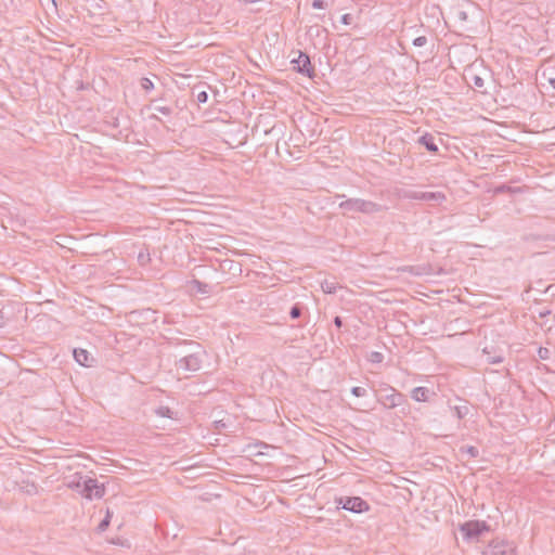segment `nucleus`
Wrapping results in <instances>:
<instances>
[{
    "label": "nucleus",
    "instance_id": "27",
    "mask_svg": "<svg viewBox=\"0 0 555 555\" xmlns=\"http://www.w3.org/2000/svg\"><path fill=\"white\" fill-rule=\"evenodd\" d=\"M517 189H514L509 185H506V184H501V185H498L495 189H494V192L496 194H500V193H506V192H511V193H514L516 192Z\"/></svg>",
    "mask_w": 555,
    "mask_h": 555
},
{
    "label": "nucleus",
    "instance_id": "34",
    "mask_svg": "<svg viewBox=\"0 0 555 555\" xmlns=\"http://www.w3.org/2000/svg\"><path fill=\"white\" fill-rule=\"evenodd\" d=\"M340 22L344 25H351L353 22V16L350 13L343 14L340 17Z\"/></svg>",
    "mask_w": 555,
    "mask_h": 555
},
{
    "label": "nucleus",
    "instance_id": "20",
    "mask_svg": "<svg viewBox=\"0 0 555 555\" xmlns=\"http://www.w3.org/2000/svg\"><path fill=\"white\" fill-rule=\"evenodd\" d=\"M150 261H151L150 251L147 249L141 250L138 255V262L140 263V266H146L150 263Z\"/></svg>",
    "mask_w": 555,
    "mask_h": 555
},
{
    "label": "nucleus",
    "instance_id": "8",
    "mask_svg": "<svg viewBox=\"0 0 555 555\" xmlns=\"http://www.w3.org/2000/svg\"><path fill=\"white\" fill-rule=\"evenodd\" d=\"M483 555H516V547L508 541H492Z\"/></svg>",
    "mask_w": 555,
    "mask_h": 555
},
{
    "label": "nucleus",
    "instance_id": "38",
    "mask_svg": "<svg viewBox=\"0 0 555 555\" xmlns=\"http://www.w3.org/2000/svg\"><path fill=\"white\" fill-rule=\"evenodd\" d=\"M7 323V318L4 315L3 310H0V327H3Z\"/></svg>",
    "mask_w": 555,
    "mask_h": 555
},
{
    "label": "nucleus",
    "instance_id": "5",
    "mask_svg": "<svg viewBox=\"0 0 555 555\" xmlns=\"http://www.w3.org/2000/svg\"><path fill=\"white\" fill-rule=\"evenodd\" d=\"M337 508L361 514L370 509V504L361 496H339L335 499Z\"/></svg>",
    "mask_w": 555,
    "mask_h": 555
},
{
    "label": "nucleus",
    "instance_id": "6",
    "mask_svg": "<svg viewBox=\"0 0 555 555\" xmlns=\"http://www.w3.org/2000/svg\"><path fill=\"white\" fill-rule=\"evenodd\" d=\"M81 495L88 500L102 499L105 495L104 485L99 483L95 478L85 477V480H81Z\"/></svg>",
    "mask_w": 555,
    "mask_h": 555
},
{
    "label": "nucleus",
    "instance_id": "11",
    "mask_svg": "<svg viewBox=\"0 0 555 555\" xmlns=\"http://www.w3.org/2000/svg\"><path fill=\"white\" fill-rule=\"evenodd\" d=\"M73 354L75 361L80 365L86 367H91L93 365L94 358L86 349L75 348Z\"/></svg>",
    "mask_w": 555,
    "mask_h": 555
},
{
    "label": "nucleus",
    "instance_id": "29",
    "mask_svg": "<svg viewBox=\"0 0 555 555\" xmlns=\"http://www.w3.org/2000/svg\"><path fill=\"white\" fill-rule=\"evenodd\" d=\"M351 393L356 397H364L366 396V389L363 387L354 386L351 388Z\"/></svg>",
    "mask_w": 555,
    "mask_h": 555
},
{
    "label": "nucleus",
    "instance_id": "33",
    "mask_svg": "<svg viewBox=\"0 0 555 555\" xmlns=\"http://www.w3.org/2000/svg\"><path fill=\"white\" fill-rule=\"evenodd\" d=\"M503 360L504 359H503V357L501 354L493 356V357L489 356L487 358V362L490 363V364H500V363L503 362Z\"/></svg>",
    "mask_w": 555,
    "mask_h": 555
},
{
    "label": "nucleus",
    "instance_id": "24",
    "mask_svg": "<svg viewBox=\"0 0 555 555\" xmlns=\"http://www.w3.org/2000/svg\"><path fill=\"white\" fill-rule=\"evenodd\" d=\"M140 86L146 92H150L154 89V82L147 77L141 78Z\"/></svg>",
    "mask_w": 555,
    "mask_h": 555
},
{
    "label": "nucleus",
    "instance_id": "30",
    "mask_svg": "<svg viewBox=\"0 0 555 555\" xmlns=\"http://www.w3.org/2000/svg\"><path fill=\"white\" fill-rule=\"evenodd\" d=\"M427 37L426 36H420V37H416L415 39H413V46L415 47H424L427 44Z\"/></svg>",
    "mask_w": 555,
    "mask_h": 555
},
{
    "label": "nucleus",
    "instance_id": "25",
    "mask_svg": "<svg viewBox=\"0 0 555 555\" xmlns=\"http://www.w3.org/2000/svg\"><path fill=\"white\" fill-rule=\"evenodd\" d=\"M367 360L370 362H372V363H380L384 360V354L382 352H378V351H372L369 354Z\"/></svg>",
    "mask_w": 555,
    "mask_h": 555
},
{
    "label": "nucleus",
    "instance_id": "41",
    "mask_svg": "<svg viewBox=\"0 0 555 555\" xmlns=\"http://www.w3.org/2000/svg\"><path fill=\"white\" fill-rule=\"evenodd\" d=\"M151 118H154L156 120H159V118L156 115H153Z\"/></svg>",
    "mask_w": 555,
    "mask_h": 555
},
{
    "label": "nucleus",
    "instance_id": "19",
    "mask_svg": "<svg viewBox=\"0 0 555 555\" xmlns=\"http://www.w3.org/2000/svg\"><path fill=\"white\" fill-rule=\"evenodd\" d=\"M304 306L299 302L295 304L289 310V317L295 320L301 317Z\"/></svg>",
    "mask_w": 555,
    "mask_h": 555
},
{
    "label": "nucleus",
    "instance_id": "13",
    "mask_svg": "<svg viewBox=\"0 0 555 555\" xmlns=\"http://www.w3.org/2000/svg\"><path fill=\"white\" fill-rule=\"evenodd\" d=\"M418 143L430 153H437L439 151L438 145L435 142V137L430 133L426 132L425 134L420 137Z\"/></svg>",
    "mask_w": 555,
    "mask_h": 555
},
{
    "label": "nucleus",
    "instance_id": "16",
    "mask_svg": "<svg viewBox=\"0 0 555 555\" xmlns=\"http://www.w3.org/2000/svg\"><path fill=\"white\" fill-rule=\"evenodd\" d=\"M155 414L160 417H167V418H171V420L177 418V414L169 406H166V405H160V406L156 408Z\"/></svg>",
    "mask_w": 555,
    "mask_h": 555
},
{
    "label": "nucleus",
    "instance_id": "10",
    "mask_svg": "<svg viewBox=\"0 0 555 555\" xmlns=\"http://www.w3.org/2000/svg\"><path fill=\"white\" fill-rule=\"evenodd\" d=\"M401 273H409L414 276H423L431 274L430 264H418V266H403L398 269Z\"/></svg>",
    "mask_w": 555,
    "mask_h": 555
},
{
    "label": "nucleus",
    "instance_id": "9",
    "mask_svg": "<svg viewBox=\"0 0 555 555\" xmlns=\"http://www.w3.org/2000/svg\"><path fill=\"white\" fill-rule=\"evenodd\" d=\"M410 199L422 201V202H435L442 203L446 201V194L442 192H421V191H410L405 195Z\"/></svg>",
    "mask_w": 555,
    "mask_h": 555
},
{
    "label": "nucleus",
    "instance_id": "28",
    "mask_svg": "<svg viewBox=\"0 0 555 555\" xmlns=\"http://www.w3.org/2000/svg\"><path fill=\"white\" fill-rule=\"evenodd\" d=\"M81 480H85L83 477H79L78 480H74L72 481L68 487L73 490H76L77 492H79L81 494V490H82V485H81Z\"/></svg>",
    "mask_w": 555,
    "mask_h": 555
},
{
    "label": "nucleus",
    "instance_id": "22",
    "mask_svg": "<svg viewBox=\"0 0 555 555\" xmlns=\"http://www.w3.org/2000/svg\"><path fill=\"white\" fill-rule=\"evenodd\" d=\"M321 287L325 294H334L337 289V284L335 282L325 281L322 283Z\"/></svg>",
    "mask_w": 555,
    "mask_h": 555
},
{
    "label": "nucleus",
    "instance_id": "12",
    "mask_svg": "<svg viewBox=\"0 0 555 555\" xmlns=\"http://www.w3.org/2000/svg\"><path fill=\"white\" fill-rule=\"evenodd\" d=\"M542 77L546 79L555 90V61L548 60L543 64Z\"/></svg>",
    "mask_w": 555,
    "mask_h": 555
},
{
    "label": "nucleus",
    "instance_id": "36",
    "mask_svg": "<svg viewBox=\"0 0 555 555\" xmlns=\"http://www.w3.org/2000/svg\"><path fill=\"white\" fill-rule=\"evenodd\" d=\"M473 82H474V86L477 87V88L483 87V83H485L483 79L480 76H477V75L474 76Z\"/></svg>",
    "mask_w": 555,
    "mask_h": 555
},
{
    "label": "nucleus",
    "instance_id": "17",
    "mask_svg": "<svg viewBox=\"0 0 555 555\" xmlns=\"http://www.w3.org/2000/svg\"><path fill=\"white\" fill-rule=\"evenodd\" d=\"M112 516H113V512L109 508H107L105 517L98 525L96 530L99 532H104L108 528V526L111 524Z\"/></svg>",
    "mask_w": 555,
    "mask_h": 555
},
{
    "label": "nucleus",
    "instance_id": "21",
    "mask_svg": "<svg viewBox=\"0 0 555 555\" xmlns=\"http://www.w3.org/2000/svg\"><path fill=\"white\" fill-rule=\"evenodd\" d=\"M193 287L201 294H208V285L204 282H201L198 280L192 281Z\"/></svg>",
    "mask_w": 555,
    "mask_h": 555
},
{
    "label": "nucleus",
    "instance_id": "3",
    "mask_svg": "<svg viewBox=\"0 0 555 555\" xmlns=\"http://www.w3.org/2000/svg\"><path fill=\"white\" fill-rule=\"evenodd\" d=\"M462 537L467 542L478 541L479 538L490 531V525L485 520H467L459 526Z\"/></svg>",
    "mask_w": 555,
    "mask_h": 555
},
{
    "label": "nucleus",
    "instance_id": "32",
    "mask_svg": "<svg viewBox=\"0 0 555 555\" xmlns=\"http://www.w3.org/2000/svg\"><path fill=\"white\" fill-rule=\"evenodd\" d=\"M196 101L201 104H204L208 101V93L207 91L203 90V91H199L197 94H196Z\"/></svg>",
    "mask_w": 555,
    "mask_h": 555
},
{
    "label": "nucleus",
    "instance_id": "40",
    "mask_svg": "<svg viewBox=\"0 0 555 555\" xmlns=\"http://www.w3.org/2000/svg\"><path fill=\"white\" fill-rule=\"evenodd\" d=\"M483 353L489 354V352H488V348H487V347H486V348H483Z\"/></svg>",
    "mask_w": 555,
    "mask_h": 555
},
{
    "label": "nucleus",
    "instance_id": "4",
    "mask_svg": "<svg viewBox=\"0 0 555 555\" xmlns=\"http://www.w3.org/2000/svg\"><path fill=\"white\" fill-rule=\"evenodd\" d=\"M377 402L383 404L386 409H395L405 403L406 397L393 387L386 385L380 389Z\"/></svg>",
    "mask_w": 555,
    "mask_h": 555
},
{
    "label": "nucleus",
    "instance_id": "7",
    "mask_svg": "<svg viewBox=\"0 0 555 555\" xmlns=\"http://www.w3.org/2000/svg\"><path fill=\"white\" fill-rule=\"evenodd\" d=\"M292 64H294V69L305 75L309 78H312L315 75L314 66L311 64L310 56L302 51H298V56L293 59Z\"/></svg>",
    "mask_w": 555,
    "mask_h": 555
},
{
    "label": "nucleus",
    "instance_id": "35",
    "mask_svg": "<svg viewBox=\"0 0 555 555\" xmlns=\"http://www.w3.org/2000/svg\"><path fill=\"white\" fill-rule=\"evenodd\" d=\"M326 7V2L324 0H313L312 1V8L322 10Z\"/></svg>",
    "mask_w": 555,
    "mask_h": 555
},
{
    "label": "nucleus",
    "instance_id": "15",
    "mask_svg": "<svg viewBox=\"0 0 555 555\" xmlns=\"http://www.w3.org/2000/svg\"><path fill=\"white\" fill-rule=\"evenodd\" d=\"M463 402H464L463 404L450 406V409L453 411L454 415L459 420H463L469 413V408H468L467 402L466 401H463Z\"/></svg>",
    "mask_w": 555,
    "mask_h": 555
},
{
    "label": "nucleus",
    "instance_id": "2",
    "mask_svg": "<svg viewBox=\"0 0 555 555\" xmlns=\"http://www.w3.org/2000/svg\"><path fill=\"white\" fill-rule=\"evenodd\" d=\"M339 208L344 214L362 212L366 215L377 214L386 209V207L380 204L362 198H347L339 203Z\"/></svg>",
    "mask_w": 555,
    "mask_h": 555
},
{
    "label": "nucleus",
    "instance_id": "23",
    "mask_svg": "<svg viewBox=\"0 0 555 555\" xmlns=\"http://www.w3.org/2000/svg\"><path fill=\"white\" fill-rule=\"evenodd\" d=\"M460 450L462 453H467L470 459H475L479 455V450L474 446L462 447Z\"/></svg>",
    "mask_w": 555,
    "mask_h": 555
},
{
    "label": "nucleus",
    "instance_id": "26",
    "mask_svg": "<svg viewBox=\"0 0 555 555\" xmlns=\"http://www.w3.org/2000/svg\"><path fill=\"white\" fill-rule=\"evenodd\" d=\"M551 350L546 347H539L538 348V357L541 360H548L551 358Z\"/></svg>",
    "mask_w": 555,
    "mask_h": 555
},
{
    "label": "nucleus",
    "instance_id": "1",
    "mask_svg": "<svg viewBox=\"0 0 555 555\" xmlns=\"http://www.w3.org/2000/svg\"><path fill=\"white\" fill-rule=\"evenodd\" d=\"M180 345L194 346L196 348V350L181 357L175 363L176 370L179 374L189 376V374L195 373L202 367L204 352L199 345L193 340H182L176 344V346Z\"/></svg>",
    "mask_w": 555,
    "mask_h": 555
},
{
    "label": "nucleus",
    "instance_id": "37",
    "mask_svg": "<svg viewBox=\"0 0 555 555\" xmlns=\"http://www.w3.org/2000/svg\"><path fill=\"white\" fill-rule=\"evenodd\" d=\"M333 322H334V324H335V326L337 328H340L343 326V324H344L343 323V319L340 317H338V315L334 318Z\"/></svg>",
    "mask_w": 555,
    "mask_h": 555
},
{
    "label": "nucleus",
    "instance_id": "14",
    "mask_svg": "<svg viewBox=\"0 0 555 555\" xmlns=\"http://www.w3.org/2000/svg\"><path fill=\"white\" fill-rule=\"evenodd\" d=\"M430 393V390L427 387H415L411 391V398L417 402H426L428 401V396Z\"/></svg>",
    "mask_w": 555,
    "mask_h": 555
},
{
    "label": "nucleus",
    "instance_id": "39",
    "mask_svg": "<svg viewBox=\"0 0 555 555\" xmlns=\"http://www.w3.org/2000/svg\"><path fill=\"white\" fill-rule=\"evenodd\" d=\"M459 15H460V18H462V20H466L467 18V14L465 12H463V11L460 12Z\"/></svg>",
    "mask_w": 555,
    "mask_h": 555
},
{
    "label": "nucleus",
    "instance_id": "18",
    "mask_svg": "<svg viewBox=\"0 0 555 555\" xmlns=\"http://www.w3.org/2000/svg\"><path fill=\"white\" fill-rule=\"evenodd\" d=\"M260 448H268V444L261 441L249 443L246 449L250 452L251 455H261L263 454L262 451H260Z\"/></svg>",
    "mask_w": 555,
    "mask_h": 555
},
{
    "label": "nucleus",
    "instance_id": "31",
    "mask_svg": "<svg viewBox=\"0 0 555 555\" xmlns=\"http://www.w3.org/2000/svg\"><path fill=\"white\" fill-rule=\"evenodd\" d=\"M154 109L165 116H169L171 113H172V109L171 107L169 106H158V105H155L154 106Z\"/></svg>",
    "mask_w": 555,
    "mask_h": 555
}]
</instances>
